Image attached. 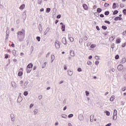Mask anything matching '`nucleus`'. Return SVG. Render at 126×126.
<instances>
[{
	"instance_id": "obj_62",
	"label": "nucleus",
	"mask_w": 126,
	"mask_h": 126,
	"mask_svg": "<svg viewBox=\"0 0 126 126\" xmlns=\"http://www.w3.org/2000/svg\"><path fill=\"white\" fill-rule=\"evenodd\" d=\"M124 6H125L124 5V4H123V3L120 4V7L123 8V7H124Z\"/></svg>"
},
{
	"instance_id": "obj_48",
	"label": "nucleus",
	"mask_w": 126,
	"mask_h": 126,
	"mask_svg": "<svg viewBox=\"0 0 126 126\" xmlns=\"http://www.w3.org/2000/svg\"><path fill=\"white\" fill-rule=\"evenodd\" d=\"M82 42H83V39H80L79 41V44H81L82 43Z\"/></svg>"
},
{
	"instance_id": "obj_5",
	"label": "nucleus",
	"mask_w": 126,
	"mask_h": 126,
	"mask_svg": "<svg viewBox=\"0 0 126 126\" xmlns=\"http://www.w3.org/2000/svg\"><path fill=\"white\" fill-rule=\"evenodd\" d=\"M118 70H123V69H124V65H122V64H120L118 66Z\"/></svg>"
},
{
	"instance_id": "obj_61",
	"label": "nucleus",
	"mask_w": 126,
	"mask_h": 126,
	"mask_svg": "<svg viewBox=\"0 0 126 126\" xmlns=\"http://www.w3.org/2000/svg\"><path fill=\"white\" fill-rule=\"evenodd\" d=\"M5 59H8V54H6L5 55Z\"/></svg>"
},
{
	"instance_id": "obj_25",
	"label": "nucleus",
	"mask_w": 126,
	"mask_h": 126,
	"mask_svg": "<svg viewBox=\"0 0 126 126\" xmlns=\"http://www.w3.org/2000/svg\"><path fill=\"white\" fill-rule=\"evenodd\" d=\"M26 14H23V18L24 19V20H25L26 19Z\"/></svg>"
},
{
	"instance_id": "obj_3",
	"label": "nucleus",
	"mask_w": 126,
	"mask_h": 126,
	"mask_svg": "<svg viewBox=\"0 0 126 126\" xmlns=\"http://www.w3.org/2000/svg\"><path fill=\"white\" fill-rule=\"evenodd\" d=\"M10 118L12 122H14L15 121V115L13 114H11Z\"/></svg>"
},
{
	"instance_id": "obj_57",
	"label": "nucleus",
	"mask_w": 126,
	"mask_h": 126,
	"mask_svg": "<svg viewBox=\"0 0 126 126\" xmlns=\"http://www.w3.org/2000/svg\"><path fill=\"white\" fill-rule=\"evenodd\" d=\"M78 71H79V72H80V71H82V70L81 69V68H78L77 69Z\"/></svg>"
},
{
	"instance_id": "obj_17",
	"label": "nucleus",
	"mask_w": 126,
	"mask_h": 126,
	"mask_svg": "<svg viewBox=\"0 0 126 126\" xmlns=\"http://www.w3.org/2000/svg\"><path fill=\"white\" fill-rule=\"evenodd\" d=\"M62 31H65V25H62Z\"/></svg>"
},
{
	"instance_id": "obj_21",
	"label": "nucleus",
	"mask_w": 126,
	"mask_h": 126,
	"mask_svg": "<svg viewBox=\"0 0 126 126\" xmlns=\"http://www.w3.org/2000/svg\"><path fill=\"white\" fill-rule=\"evenodd\" d=\"M118 13H119V11L115 10L114 12H113V15H116V14H118Z\"/></svg>"
},
{
	"instance_id": "obj_24",
	"label": "nucleus",
	"mask_w": 126,
	"mask_h": 126,
	"mask_svg": "<svg viewBox=\"0 0 126 126\" xmlns=\"http://www.w3.org/2000/svg\"><path fill=\"white\" fill-rule=\"evenodd\" d=\"M26 70L27 73H30V72H31V69H29V68H27Z\"/></svg>"
},
{
	"instance_id": "obj_64",
	"label": "nucleus",
	"mask_w": 126,
	"mask_h": 126,
	"mask_svg": "<svg viewBox=\"0 0 126 126\" xmlns=\"http://www.w3.org/2000/svg\"><path fill=\"white\" fill-rule=\"evenodd\" d=\"M112 126V123H109L106 125V126Z\"/></svg>"
},
{
	"instance_id": "obj_22",
	"label": "nucleus",
	"mask_w": 126,
	"mask_h": 126,
	"mask_svg": "<svg viewBox=\"0 0 126 126\" xmlns=\"http://www.w3.org/2000/svg\"><path fill=\"white\" fill-rule=\"evenodd\" d=\"M96 11H97V12H98V13H100V12H101L102 11V9H101L100 8H98L97 9Z\"/></svg>"
},
{
	"instance_id": "obj_35",
	"label": "nucleus",
	"mask_w": 126,
	"mask_h": 126,
	"mask_svg": "<svg viewBox=\"0 0 126 126\" xmlns=\"http://www.w3.org/2000/svg\"><path fill=\"white\" fill-rule=\"evenodd\" d=\"M23 74V73L22 71H19L18 72V76H21Z\"/></svg>"
},
{
	"instance_id": "obj_36",
	"label": "nucleus",
	"mask_w": 126,
	"mask_h": 126,
	"mask_svg": "<svg viewBox=\"0 0 126 126\" xmlns=\"http://www.w3.org/2000/svg\"><path fill=\"white\" fill-rule=\"evenodd\" d=\"M102 29L103 30H107V27L105 26H102Z\"/></svg>"
},
{
	"instance_id": "obj_11",
	"label": "nucleus",
	"mask_w": 126,
	"mask_h": 126,
	"mask_svg": "<svg viewBox=\"0 0 126 126\" xmlns=\"http://www.w3.org/2000/svg\"><path fill=\"white\" fill-rule=\"evenodd\" d=\"M33 67V64L30 63L27 66V68H32Z\"/></svg>"
},
{
	"instance_id": "obj_32",
	"label": "nucleus",
	"mask_w": 126,
	"mask_h": 126,
	"mask_svg": "<svg viewBox=\"0 0 126 126\" xmlns=\"http://www.w3.org/2000/svg\"><path fill=\"white\" fill-rule=\"evenodd\" d=\"M92 118H94V115H92L90 116V119H91L90 121H91V122H93V119H92Z\"/></svg>"
},
{
	"instance_id": "obj_41",
	"label": "nucleus",
	"mask_w": 126,
	"mask_h": 126,
	"mask_svg": "<svg viewBox=\"0 0 126 126\" xmlns=\"http://www.w3.org/2000/svg\"><path fill=\"white\" fill-rule=\"evenodd\" d=\"M42 28V25L41 24H39V30L41 31V29Z\"/></svg>"
},
{
	"instance_id": "obj_9",
	"label": "nucleus",
	"mask_w": 126,
	"mask_h": 126,
	"mask_svg": "<svg viewBox=\"0 0 126 126\" xmlns=\"http://www.w3.org/2000/svg\"><path fill=\"white\" fill-rule=\"evenodd\" d=\"M79 120H80V121H83V120L84 119V118L83 117V115H79Z\"/></svg>"
},
{
	"instance_id": "obj_14",
	"label": "nucleus",
	"mask_w": 126,
	"mask_h": 126,
	"mask_svg": "<svg viewBox=\"0 0 126 126\" xmlns=\"http://www.w3.org/2000/svg\"><path fill=\"white\" fill-rule=\"evenodd\" d=\"M70 55L71 57H74L75 56V55H74V51H71L70 53Z\"/></svg>"
},
{
	"instance_id": "obj_53",
	"label": "nucleus",
	"mask_w": 126,
	"mask_h": 126,
	"mask_svg": "<svg viewBox=\"0 0 126 126\" xmlns=\"http://www.w3.org/2000/svg\"><path fill=\"white\" fill-rule=\"evenodd\" d=\"M99 61H95V64H96V65H98V64H99Z\"/></svg>"
},
{
	"instance_id": "obj_52",
	"label": "nucleus",
	"mask_w": 126,
	"mask_h": 126,
	"mask_svg": "<svg viewBox=\"0 0 126 126\" xmlns=\"http://www.w3.org/2000/svg\"><path fill=\"white\" fill-rule=\"evenodd\" d=\"M94 15L98 17V16H99V14L98 12H95V13H94Z\"/></svg>"
},
{
	"instance_id": "obj_23",
	"label": "nucleus",
	"mask_w": 126,
	"mask_h": 126,
	"mask_svg": "<svg viewBox=\"0 0 126 126\" xmlns=\"http://www.w3.org/2000/svg\"><path fill=\"white\" fill-rule=\"evenodd\" d=\"M69 39L70 41V42H73V41H74V38H73V37H69Z\"/></svg>"
},
{
	"instance_id": "obj_8",
	"label": "nucleus",
	"mask_w": 126,
	"mask_h": 126,
	"mask_svg": "<svg viewBox=\"0 0 126 126\" xmlns=\"http://www.w3.org/2000/svg\"><path fill=\"white\" fill-rule=\"evenodd\" d=\"M11 85L13 88H16V83H15V82H11Z\"/></svg>"
},
{
	"instance_id": "obj_27",
	"label": "nucleus",
	"mask_w": 126,
	"mask_h": 126,
	"mask_svg": "<svg viewBox=\"0 0 126 126\" xmlns=\"http://www.w3.org/2000/svg\"><path fill=\"white\" fill-rule=\"evenodd\" d=\"M50 11H51V8H46L47 13H49Z\"/></svg>"
},
{
	"instance_id": "obj_63",
	"label": "nucleus",
	"mask_w": 126,
	"mask_h": 126,
	"mask_svg": "<svg viewBox=\"0 0 126 126\" xmlns=\"http://www.w3.org/2000/svg\"><path fill=\"white\" fill-rule=\"evenodd\" d=\"M126 87H125L124 88H123L122 89V91H126Z\"/></svg>"
},
{
	"instance_id": "obj_1",
	"label": "nucleus",
	"mask_w": 126,
	"mask_h": 126,
	"mask_svg": "<svg viewBox=\"0 0 126 126\" xmlns=\"http://www.w3.org/2000/svg\"><path fill=\"white\" fill-rule=\"evenodd\" d=\"M17 37L19 42H23V41H24V38H25V30L22 29V31L18 32Z\"/></svg>"
},
{
	"instance_id": "obj_58",
	"label": "nucleus",
	"mask_w": 126,
	"mask_h": 126,
	"mask_svg": "<svg viewBox=\"0 0 126 126\" xmlns=\"http://www.w3.org/2000/svg\"><path fill=\"white\" fill-rule=\"evenodd\" d=\"M91 48H92L93 49L95 48V45H94V44H92L91 46Z\"/></svg>"
},
{
	"instance_id": "obj_44",
	"label": "nucleus",
	"mask_w": 126,
	"mask_h": 126,
	"mask_svg": "<svg viewBox=\"0 0 126 126\" xmlns=\"http://www.w3.org/2000/svg\"><path fill=\"white\" fill-rule=\"evenodd\" d=\"M87 64H88V65H91V64H92V62H91V61L88 62Z\"/></svg>"
},
{
	"instance_id": "obj_55",
	"label": "nucleus",
	"mask_w": 126,
	"mask_h": 126,
	"mask_svg": "<svg viewBox=\"0 0 126 126\" xmlns=\"http://www.w3.org/2000/svg\"><path fill=\"white\" fill-rule=\"evenodd\" d=\"M126 46V43L125 42L124 44H122V48H125Z\"/></svg>"
},
{
	"instance_id": "obj_30",
	"label": "nucleus",
	"mask_w": 126,
	"mask_h": 126,
	"mask_svg": "<svg viewBox=\"0 0 126 126\" xmlns=\"http://www.w3.org/2000/svg\"><path fill=\"white\" fill-rule=\"evenodd\" d=\"M33 113L34 115H37L38 114V110L37 109L34 110Z\"/></svg>"
},
{
	"instance_id": "obj_42",
	"label": "nucleus",
	"mask_w": 126,
	"mask_h": 126,
	"mask_svg": "<svg viewBox=\"0 0 126 126\" xmlns=\"http://www.w3.org/2000/svg\"><path fill=\"white\" fill-rule=\"evenodd\" d=\"M72 117H73V115L72 114H70L68 116L69 118H72Z\"/></svg>"
},
{
	"instance_id": "obj_60",
	"label": "nucleus",
	"mask_w": 126,
	"mask_h": 126,
	"mask_svg": "<svg viewBox=\"0 0 126 126\" xmlns=\"http://www.w3.org/2000/svg\"><path fill=\"white\" fill-rule=\"evenodd\" d=\"M61 15H58L57 16V18H58V19H60V18H61Z\"/></svg>"
},
{
	"instance_id": "obj_28",
	"label": "nucleus",
	"mask_w": 126,
	"mask_h": 126,
	"mask_svg": "<svg viewBox=\"0 0 126 126\" xmlns=\"http://www.w3.org/2000/svg\"><path fill=\"white\" fill-rule=\"evenodd\" d=\"M104 113L106 114V116H110V112L108 111H105Z\"/></svg>"
},
{
	"instance_id": "obj_16",
	"label": "nucleus",
	"mask_w": 126,
	"mask_h": 126,
	"mask_svg": "<svg viewBox=\"0 0 126 126\" xmlns=\"http://www.w3.org/2000/svg\"><path fill=\"white\" fill-rule=\"evenodd\" d=\"M110 100L111 102H113V101H114V100H115V95L111 96Z\"/></svg>"
},
{
	"instance_id": "obj_49",
	"label": "nucleus",
	"mask_w": 126,
	"mask_h": 126,
	"mask_svg": "<svg viewBox=\"0 0 126 126\" xmlns=\"http://www.w3.org/2000/svg\"><path fill=\"white\" fill-rule=\"evenodd\" d=\"M105 23H107V24H111V22L109 21H104Z\"/></svg>"
},
{
	"instance_id": "obj_33",
	"label": "nucleus",
	"mask_w": 126,
	"mask_h": 126,
	"mask_svg": "<svg viewBox=\"0 0 126 126\" xmlns=\"http://www.w3.org/2000/svg\"><path fill=\"white\" fill-rule=\"evenodd\" d=\"M36 40H37L38 42H40L41 41V37L40 36H37Z\"/></svg>"
},
{
	"instance_id": "obj_56",
	"label": "nucleus",
	"mask_w": 126,
	"mask_h": 126,
	"mask_svg": "<svg viewBox=\"0 0 126 126\" xmlns=\"http://www.w3.org/2000/svg\"><path fill=\"white\" fill-rule=\"evenodd\" d=\"M96 29L97 30V31H100V28H99V26H97L96 27Z\"/></svg>"
},
{
	"instance_id": "obj_47",
	"label": "nucleus",
	"mask_w": 126,
	"mask_h": 126,
	"mask_svg": "<svg viewBox=\"0 0 126 126\" xmlns=\"http://www.w3.org/2000/svg\"><path fill=\"white\" fill-rule=\"evenodd\" d=\"M38 4H42V0H38Z\"/></svg>"
},
{
	"instance_id": "obj_37",
	"label": "nucleus",
	"mask_w": 126,
	"mask_h": 126,
	"mask_svg": "<svg viewBox=\"0 0 126 126\" xmlns=\"http://www.w3.org/2000/svg\"><path fill=\"white\" fill-rule=\"evenodd\" d=\"M94 58L97 61H99V60H100V57L98 56H95Z\"/></svg>"
},
{
	"instance_id": "obj_34",
	"label": "nucleus",
	"mask_w": 126,
	"mask_h": 126,
	"mask_svg": "<svg viewBox=\"0 0 126 126\" xmlns=\"http://www.w3.org/2000/svg\"><path fill=\"white\" fill-rule=\"evenodd\" d=\"M126 63V58H123L122 59V61L121 62L122 63Z\"/></svg>"
},
{
	"instance_id": "obj_20",
	"label": "nucleus",
	"mask_w": 126,
	"mask_h": 126,
	"mask_svg": "<svg viewBox=\"0 0 126 126\" xmlns=\"http://www.w3.org/2000/svg\"><path fill=\"white\" fill-rule=\"evenodd\" d=\"M25 7V4H22L21 6H20V9H24Z\"/></svg>"
},
{
	"instance_id": "obj_10",
	"label": "nucleus",
	"mask_w": 126,
	"mask_h": 126,
	"mask_svg": "<svg viewBox=\"0 0 126 126\" xmlns=\"http://www.w3.org/2000/svg\"><path fill=\"white\" fill-rule=\"evenodd\" d=\"M83 7H84V9L85 10H88V6H87L86 5V4H83Z\"/></svg>"
},
{
	"instance_id": "obj_15",
	"label": "nucleus",
	"mask_w": 126,
	"mask_h": 126,
	"mask_svg": "<svg viewBox=\"0 0 126 126\" xmlns=\"http://www.w3.org/2000/svg\"><path fill=\"white\" fill-rule=\"evenodd\" d=\"M117 8V4L116 3H113L112 8L113 9H116Z\"/></svg>"
},
{
	"instance_id": "obj_45",
	"label": "nucleus",
	"mask_w": 126,
	"mask_h": 126,
	"mask_svg": "<svg viewBox=\"0 0 126 126\" xmlns=\"http://www.w3.org/2000/svg\"><path fill=\"white\" fill-rule=\"evenodd\" d=\"M120 58V56H119V55H117L116 56H115V59L116 60H119V58Z\"/></svg>"
},
{
	"instance_id": "obj_59",
	"label": "nucleus",
	"mask_w": 126,
	"mask_h": 126,
	"mask_svg": "<svg viewBox=\"0 0 126 126\" xmlns=\"http://www.w3.org/2000/svg\"><path fill=\"white\" fill-rule=\"evenodd\" d=\"M20 84H21V86H23V81H20Z\"/></svg>"
},
{
	"instance_id": "obj_13",
	"label": "nucleus",
	"mask_w": 126,
	"mask_h": 126,
	"mask_svg": "<svg viewBox=\"0 0 126 126\" xmlns=\"http://www.w3.org/2000/svg\"><path fill=\"white\" fill-rule=\"evenodd\" d=\"M61 117V118H63V119H66L67 118V115L63 114H62Z\"/></svg>"
},
{
	"instance_id": "obj_43",
	"label": "nucleus",
	"mask_w": 126,
	"mask_h": 126,
	"mask_svg": "<svg viewBox=\"0 0 126 126\" xmlns=\"http://www.w3.org/2000/svg\"><path fill=\"white\" fill-rule=\"evenodd\" d=\"M85 93H86V96H89V92L86 91L85 92Z\"/></svg>"
},
{
	"instance_id": "obj_50",
	"label": "nucleus",
	"mask_w": 126,
	"mask_h": 126,
	"mask_svg": "<svg viewBox=\"0 0 126 126\" xmlns=\"http://www.w3.org/2000/svg\"><path fill=\"white\" fill-rule=\"evenodd\" d=\"M27 85H28V81H26L24 83V86H27Z\"/></svg>"
},
{
	"instance_id": "obj_39",
	"label": "nucleus",
	"mask_w": 126,
	"mask_h": 126,
	"mask_svg": "<svg viewBox=\"0 0 126 126\" xmlns=\"http://www.w3.org/2000/svg\"><path fill=\"white\" fill-rule=\"evenodd\" d=\"M109 5H110L109 3H105L104 6H105V7H107V6H109Z\"/></svg>"
},
{
	"instance_id": "obj_4",
	"label": "nucleus",
	"mask_w": 126,
	"mask_h": 126,
	"mask_svg": "<svg viewBox=\"0 0 126 126\" xmlns=\"http://www.w3.org/2000/svg\"><path fill=\"white\" fill-rule=\"evenodd\" d=\"M22 100H23V98L22 97L21 95H19L17 99L18 103H21V102H22Z\"/></svg>"
},
{
	"instance_id": "obj_2",
	"label": "nucleus",
	"mask_w": 126,
	"mask_h": 126,
	"mask_svg": "<svg viewBox=\"0 0 126 126\" xmlns=\"http://www.w3.org/2000/svg\"><path fill=\"white\" fill-rule=\"evenodd\" d=\"M60 45H61L60 42H59V41H56L55 42V47L57 50H59V49H60Z\"/></svg>"
},
{
	"instance_id": "obj_29",
	"label": "nucleus",
	"mask_w": 126,
	"mask_h": 126,
	"mask_svg": "<svg viewBox=\"0 0 126 126\" xmlns=\"http://www.w3.org/2000/svg\"><path fill=\"white\" fill-rule=\"evenodd\" d=\"M12 53H13V55H14V56H16V50H13Z\"/></svg>"
},
{
	"instance_id": "obj_54",
	"label": "nucleus",
	"mask_w": 126,
	"mask_h": 126,
	"mask_svg": "<svg viewBox=\"0 0 126 126\" xmlns=\"http://www.w3.org/2000/svg\"><path fill=\"white\" fill-rule=\"evenodd\" d=\"M33 106H34V104H31L30 106V109H32Z\"/></svg>"
},
{
	"instance_id": "obj_19",
	"label": "nucleus",
	"mask_w": 126,
	"mask_h": 126,
	"mask_svg": "<svg viewBox=\"0 0 126 126\" xmlns=\"http://www.w3.org/2000/svg\"><path fill=\"white\" fill-rule=\"evenodd\" d=\"M117 119H118L117 115H113V120H114V121H116Z\"/></svg>"
},
{
	"instance_id": "obj_40",
	"label": "nucleus",
	"mask_w": 126,
	"mask_h": 126,
	"mask_svg": "<svg viewBox=\"0 0 126 126\" xmlns=\"http://www.w3.org/2000/svg\"><path fill=\"white\" fill-rule=\"evenodd\" d=\"M119 18H120V17H116L114 19V20L115 21H117V20H119Z\"/></svg>"
},
{
	"instance_id": "obj_7",
	"label": "nucleus",
	"mask_w": 126,
	"mask_h": 126,
	"mask_svg": "<svg viewBox=\"0 0 126 126\" xmlns=\"http://www.w3.org/2000/svg\"><path fill=\"white\" fill-rule=\"evenodd\" d=\"M67 74L69 75V76H71L72 74H73V72L70 70H67Z\"/></svg>"
},
{
	"instance_id": "obj_26",
	"label": "nucleus",
	"mask_w": 126,
	"mask_h": 126,
	"mask_svg": "<svg viewBox=\"0 0 126 126\" xmlns=\"http://www.w3.org/2000/svg\"><path fill=\"white\" fill-rule=\"evenodd\" d=\"M105 15H109L110 14V12L109 11H106L104 12Z\"/></svg>"
},
{
	"instance_id": "obj_6",
	"label": "nucleus",
	"mask_w": 126,
	"mask_h": 126,
	"mask_svg": "<svg viewBox=\"0 0 126 126\" xmlns=\"http://www.w3.org/2000/svg\"><path fill=\"white\" fill-rule=\"evenodd\" d=\"M62 43L64 45H66L67 44V41H66V38L65 37H63L62 39Z\"/></svg>"
},
{
	"instance_id": "obj_51",
	"label": "nucleus",
	"mask_w": 126,
	"mask_h": 126,
	"mask_svg": "<svg viewBox=\"0 0 126 126\" xmlns=\"http://www.w3.org/2000/svg\"><path fill=\"white\" fill-rule=\"evenodd\" d=\"M43 97V96L42 95H40L38 96V99L39 100H41V99H42V98Z\"/></svg>"
},
{
	"instance_id": "obj_12",
	"label": "nucleus",
	"mask_w": 126,
	"mask_h": 126,
	"mask_svg": "<svg viewBox=\"0 0 126 126\" xmlns=\"http://www.w3.org/2000/svg\"><path fill=\"white\" fill-rule=\"evenodd\" d=\"M82 39L84 40V41H87V40H88V37H87V36L85 35L83 36V38H82Z\"/></svg>"
},
{
	"instance_id": "obj_46",
	"label": "nucleus",
	"mask_w": 126,
	"mask_h": 126,
	"mask_svg": "<svg viewBox=\"0 0 126 126\" xmlns=\"http://www.w3.org/2000/svg\"><path fill=\"white\" fill-rule=\"evenodd\" d=\"M123 12L124 14L125 15H126V9H124L123 10Z\"/></svg>"
},
{
	"instance_id": "obj_18",
	"label": "nucleus",
	"mask_w": 126,
	"mask_h": 126,
	"mask_svg": "<svg viewBox=\"0 0 126 126\" xmlns=\"http://www.w3.org/2000/svg\"><path fill=\"white\" fill-rule=\"evenodd\" d=\"M117 115H118V111H117V110L115 109L113 112V116Z\"/></svg>"
},
{
	"instance_id": "obj_31",
	"label": "nucleus",
	"mask_w": 126,
	"mask_h": 126,
	"mask_svg": "<svg viewBox=\"0 0 126 126\" xmlns=\"http://www.w3.org/2000/svg\"><path fill=\"white\" fill-rule=\"evenodd\" d=\"M116 44H120L121 43V39H118L116 40Z\"/></svg>"
},
{
	"instance_id": "obj_38",
	"label": "nucleus",
	"mask_w": 126,
	"mask_h": 126,
	"mask_svg": "<svg viewBox=\"0 0 126 126\" xmlns=\"http://www.w3.org/2000/svg\"><path fill=\"white\" fill-rule=\"evenodd\" d=\"M24 95L25 96H27V95H28V92L27 91H25L24 92Z\"/></svg>"
}]
</instances>
